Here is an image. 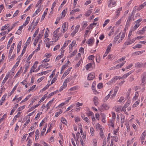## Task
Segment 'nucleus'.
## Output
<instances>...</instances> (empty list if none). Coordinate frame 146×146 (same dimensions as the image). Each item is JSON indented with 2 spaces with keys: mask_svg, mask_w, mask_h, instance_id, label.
<instances>
[{
  "mask_svg": "<svg viewBox=\"0 0 146 146\" xmlns=\"http://www.w3.org/2000/svg\"><path fill=\"white\" fill-rule=\"evenodd\" d=\"M9 26L10 25L9 24H6L4 26L2 27L1 30L4 31L7 28H8L9 27Z\"/></svg>",
  "mask_w": 146,
  "mask_h": 146,
  "instance_id": "412c9836",
  "label": "nucleus"
},
{
  "mask_svg": "<svg viewBox=\"0 0 146 146\" xmlns=\"http://www.w3.org/2000/svg\"><path fill=\"white\" fill-rule=\"evenodd\" d=\"M111 46V44H110L108 46L106 51V52H107V53H108L110 51Z\"/></svg>",
  "mask_w": 146,
  "mask_h": 146,
  "instance_id": "393cba45",
  "label": "nucleus"
},
{
  "mask_svg": "<svg viewBox=\"0 0 146 146\" xmlns=\"http://www.w3.org/2000/svg\"><path fill=\"white\" fill-rule=\"evenodd\" d=\"M142 46L140 44H137L136 45H135V46H134L133 47V48H141V47Z\"/></svg>",
  "mask_w": 146,
  "mask_h": 146,
  "instance_id": "bf43d9fd",
  "label": "nucleus"
},
{
  "mask_svg": "<svg viewBox=\"0 0 146 146\" xmlns=\"http://www.w3.org/2000/svg\"><path fill=\"white\" fill-rule=\"evenodd\" d=\"M21 44H22V41H20L19 42L18 44V45L17 46V53H18L20 51Z\"/></svg>",
  "mask_w": 146,
  "mask_h": 146,
  "instance_id": "9b49d317",
  "label": "nucleus"
},
{
  "mask_svg": "<svg viewBox=\"0 0 146 146\" xmlns=\"http://www.w3.org/2000/svg\"><path fill=\"white\" fill-rule=\"evenodd\" d=\"M15 24H13L12 26H11V28H9L8 29V33H9L10 31H11L15 27Z\"/></svg>",
  "mask_w": 146,
  "mask_h": 146,
  "instance_id": "5fc2aeb1",
  "label": "nucleus"
},
{
  "mask_svg": "<svg viewBox=\"0 0 146 146\" xmlns=\"http://www.w3.org/2000/svg\"><path fill=\"white\" fill-rule=\"evenodd\" d=\"M122 10V8H120L118 9V10H117L116 13V14L115 16V18H117V17L119 15V13H120V11Z\"/></svg>",
  "mask_w": 146,
  "mask_h": 146,
  "instance_id": "4468645a",
  "label": "nucleus"
},
{
  "mask_svg": "<svg viewBox=\"0 0 146 146\" xmlns=\"http://www.w3.org/2000/svg\"><path fill=\"white\" fill-rule=\"evenodd\" d=\"M131 23L130 22L127 21L126 24L125 26V28H127L130 26Z\"/></svg>",
  "mask_w": 146,
  "mask_h": 146,
  "instance_id": "6e6d98bb",
  "label": "nucleus"
},
{
  "mask_svg": "<svg viewBox=\"0 0 146 146\" xmlns=\"http://www.w3.org/2000/svg\"><path fill=\"white\" fill-rule=\"evenodd\" d=\"M67 86L66 85L63 84V85L61 86L59 89V91L60 92L62 91L63 89L65 88Z\"/></svg>",
  "mask_w": 146,
  "mask_h": 146,
  "instance_id": "a19ab883",
  "label": "nucleus"
},
{
  "mask_svg": "<svg viewBox=\"0 0 146 146\" xmlns=\"http://www.w3.org/2000/svg\"><path fill=\"white\" fill-rule=\"evenodd\" d=\"M90 132L91 135L93 136L94 135V129L92 127H91L90 128Z\"/></svg>",
  "mask_w": 146,
  "mask_h": 146,
  "instance_id": "4d7b16f0",
  "label": "nucleus"
},
{
  "mask_svg": "<svg viewBox=\"0 0 146 146\" xmlns=\"http://www.w3.org/2000/svg\"><path fill=\"white\" fill-rule=\"evenodd\" d=\"M108 2L109 3L108 5L109 7H112L115 4V2L113 0H109Z\"/></svg>",
  "mask_w": 146,
  "mask_h": 146,
  "instance_id": "423d86ee",
  "label": "nucleus"
},
{
  "mask_svg": "<svg viewBox=\"0 0 146 146\" xmlns=\"http://www.w3.org/2000/svg\"><path fill=\"white\" fill-rule=\"evenodd\" d=\"M31 96V94L28 95L25 99L22 101L21 102H24L27 101L30 98Z\"/></svg>",
  "mask_w": 146,
  "mask_h": 146,
  "instance_id": "7c9ffc66",
  "label": "nucleus"
},
{
  "mask_svg": "<svg viewBox=\"0 0 146 146\" xmlns=\"http://www.w3.org/2000/svg\"><path fill=\"white\" fill-rule=\"evenodd\" d=\"M130 103V102L129 101H128L124 105V106L125 108H126L128 107Z\"/></svg>",
  "mask_w": 146,
  "mask_h": 146,
  "instance_id": "de8ad7c7",
  "label": "nucleus"
},
{
  "mask_svg": "<svg viewBox=\"0 0 146 146\" xmlns=\"http://www.w3.org/2000/svg\"><path fill=\"white\" fill-rule=\"evenodd\" d=\"M95 77V74L94 73L92 72L89 74L88 76L87 79L88 80H92Z\"/></svg>",
  "mask_w": 146,
  "mask_h": 146,
  "instance_id": "39448f33",
  "label": "nucleus"
},
{
  "mask_svg": "<svg viewBox=\"0 0 146 146\" xmlns=\"http://www.w3.org/2000/svg\"><path fill=\"white\" fill-rule=\"evenodd\" d=\"M121 34V33H120L119 35H117L116 36L114 39V42L115 43H116L117 42V41L118 40L120 36V34Z\"/></svg>",
  "mask_w": 146,
  "mask_h": 146,
  "instance_id": "a878e982",
  "label": "nucleus"
},
{
  "mask_svg": "<svg viewBox=\"0 0 146 146\" xmlns=\"http://www.w3.org/2000/svg\"><path fill=\"white\" fill-rule=\"evenodd\" d=\"M62 28H63L62 32L64 33L66 32L68 29V25L66 26V23H64L62 26Z\"/></svg>",
  "mask_w": 146,
  "mask_h": 146,
  "instance_id": "6e6552de",
  "label": "nucleus"
},
{
  "mask_svg": "<svg viewBox=\"0 0 146 146\" xmlns=\"http://www.w3.org/2000/svg\"><path fill=\"white\" fill-rule=\"evenodd\" d=\"M67 12V9L66 10H64L63 11L62 13V15L61 16V18H63L65 17L66 14V13Z\"/></svg>",
  "mask_w": 146,
  "mask_h": 146,
  "instance_id": "2f4dec72",
  "label": "nucleus"
},
{
  "mask_svg": "<svg viewBox=\"0 0 146 146\" xmlns=\"http://www.w3.org/2000/svg\"><path fill=\"white\" fill-rule=\"evenodd\" d=\"M93 101L94 103L95 106H97L98 104V98L96 96H94L93 98Z\"/></svg>",
  "mask_w": 146,
  "mask_h": 146,
  "instance_id": "ddd939ff",
  "label": "nucleus"
},
{
  "mask_svg": "<svg viewBox=\"0 0 146 146\" xmlns=\"http://www.w3.org/2000/svg\"><path fill=\"white\" fill-rule=\"evenodd\" d=\"M87 114L88 116H92L94 115L93 113L90 111H89L87 113Z\"/></svg>",
  "mask_w": 146,
  "mask_h": 146,
  "instance_id": "864d4df0",
  "label": "nucleus"
},
{
  "mask_svg": "<svg viewBox=\"0 0 146 146\" xmlns=\"http://www.w3.org/2000/svg\"><path fill=\"white\" fill-rule=\"evenodd\" d=\"M47 124H46L44 126V127L43 128L42 130L41 131V135L42 136H43V135H44V133L46 131V128L47 127Z\"/></svg>",
  "mask_w": 146,
  "mask_h": 146,
  "instance_id": "5701e85b",
  "label": "nucleus"
},
{
  "mask_svg": "<svg viewBox=\"0 0 146 146\" xmlns=\"http://www.w3.org/2000/svg\"><path fill=\"white\" fill-rule=\"evenodd\" d=\"M40 8H38V9L33 14V16H35L37 14H38V12L40 11Z\"/></svg>",
  "mask_w": 146,
  "mask_h": 146,
  "instance_id": "a18cd8bd",
  "label": "nucleus"
},
{
  "mask_svg": "<svg viewBox=\"0 0 146 146\" xmlns=\"http://www.w3.org/2000/svg\"><path fill=\"white\" fill-rule=\"evenodd\" d=\"M34 23V22H33L29 26V30H31V29H32V30H31V31H33L35 29V26H34V25L33 26L32 25Z\"/></svg>",
  "mask_w": 146,
  "mask_h": 146,
  "instance_id": "72a5a7b5",
  "label": "nucleus"
},
{
  "mask_svg": "<svg viewBox=\"0 0 146 146\" xmlns=\"http://www.w3.org/2000/svg\"><path fill=\"white\" fill-rule=\"evenodd\" d=\"M78 89V86H75L71 88L68 90V91L70 92L72 91H74Z\"/></svg>",
  "mask_w": 146,
  "mask_h": 146,
  "instance_id": "f704fd0d",
  "label": "nucleus"
},
{
  "mask_svg": "<svg viewBox=\"0 0 146 146\" xmlns=\"http://www.w3.org/2000/svg\"><path fill=\"white\" fill-rule=\"evenodd\" d=\"M142 82L143 84H145L146 82V72L143 73L141 76Z\"/></svg>",
  "mask_w": 146,
  "mask_h": 146,
  "instance_id": "20e7f679",
  "label": "nucleus"
},
{
  "mask_svg": "<svg viewBox=\"0 0 146 146\" xmlns=\"http://www.w3.org/2000/svg\"><path fill=\"white\" fill-rule=\"evenodd\" d=\"M139 96V94L137 92H135V96L133 98V101H135L137 99Z\"/></svg>",
  "mask_w": 146,
  "mask_h": 146,
  "instance_id": "6ab92c4d",
  "label": "nucleus"
},
{
  "mask_svg": "<svg viewBox=\"0 0 146 146\" xmlns=\"http://www.w3.org/2000/svg\"><path fill=\"white\" fill-rule=\"evenodd\" d=\"M140 25V24H138L136 23V24L135 25L134 27L132 28V31H134L136 29H137V28Z\"/></svg>",
  "mask_w": 146,
  "mask_h": 146,
  "instance_id": "c756f323",
  "label": "nucleus"
},
{
  "mask_svg": "<svg viewBox=\"0 0 146 146\" xmlns=\"http://www.w3.org/2000/svg\"><path fill=\"white\" fill-rule=\"evenodd\" d=\"M118 89V88L117 87H116L115 88L114 91V93L113 94H112L111 97L112 98H113L116 95L117 92V90Z\"/></svg>",
  "mask_w": 146,
  "mask_h": 146,
  "instance_id": "b1692460",
  "label": "nucleus"
},
{
  "mask_svg": "<svg viewBox=\"0 0 146 146\" xmlns=\"http://www.w3.org/2000/svg\"><path fill=\"white\" fill-rule=\"evenodd\" d=\"M30 19V18L28 17L26 19V21L25 23H23V25L24 26H26L29 22Z\"/></svg>",
  "mask_w": 146,
  "mask_h": 146,
  "instance_id": "4be33fe9",
  "label": "nucleus"
},
{
  "mask_svg": "<svg viewBox=\"0 0 146 146\" xmlns=\"http://www.w3.org/2000/svg\"><path fill=\"white\" fill-rule=\"evenodd\" d=\"M16 118H20V119L19 120V121L20 122L22 120V115H19L17 114L15 116Z\"/></svg>",
  "mask_w": 146,
  "mask_h": 146,
  "instance_id": "8fccbe9b",
  "label": "nucleus"
},
{
  "mask_svg": "<svg viewBox=\"0 0 146 146\" xmlns=\"http://www.w3.org/2000/svg\"><path fill=\"white\" fill-rule=\"evenodd\" d=\"M140 101V100H138L136 101L133 104V108H135L137 107L139 104Z\"/></svg>",
  "mask_w": 146,
  "mask_h": 146,
  "instance_id": "c85d7f7f",
  "label": "nucleus"
},
{
  "mask_svg": "<svg viewBox=\"0 0 146 146\" xmlns=\"http://www.w3.org/2000/svg\"><path fill=\"white\" fill-rule=\"evenodd\" d=\"M61 121L62 123L66 125L67 124L65 118L63 117L61 118Z\"/></svg>",
  "mask_w": 146,
  "mask_h": 146,
  "instance_id": "e433bc0d",
  "label": "nucleus"
},
{
  "mask_svg": "<svg viewBox=\"0 0 146 146\" xmlns=\"http://www.w3.org/2000/svg\"><path fill=\"white\" fill-rule=\"evenodd\" d=\"M38 63V62L35 61L34 65L31 68V70L30 71V73H31L33 72H35V69L37 67V65L36 64Z\"/></svg>",
  "mask_w": 146,
  "mask_h": 146,
  "instance_id": "7ed1b4c3",
  "label": "nucleus"
},
{
  "mask_svg": "<svg viewBox=\"0 0 146 146\" xmlns=\"http://www.w3.org/2000/svg\"><path fill=\"white\" fill-rule=\"evenodd\" d=\"M92 66V64L91 63H90L86 65V70H88L89 68L91 67Z\"/></svg>",
  "mask_w": 146,
  "mask_h": 146,
  "instance_id": "37998d69",
  "label": "nucleus"
},
{
  "mask_svg": "<svg viewBox=\"0 0 146 146\" xmlns=\"http://www.w3.org/2000/svg\"><path fill=\"white\" fill-rule=\"evenodd\" d=\"M99 130L100 136L101 137H102L104 136V133L103 129L102 128H100Z\"/></svg>",
  "mask_w": 146,
  "mask_h": 146,
  "instance_id": "473e14b6",
  "label": "nucleus"
},
{
  "mask_svg": "<svg viewBox=\"0 0 146 146\" xmlns=\"http://www.w3.org/2000/svg\"><path fill=\"white\" fill-rule=\"evenodd\" d=\"M75 45H77V44H76V41L75 40H73L69 46V52H72L73 47L75 46Z\"/></svg>",
  "mask_w": 146,
  "mask_h": 146,
  "instance_id": "f03ea898",
  "label": "nucleus"
},
{
  "mask_svg": "<svg viewBox=\"0 0 146 146\" xmlns=\"http://www.w3.org/2000/svg\"><path fill=\"white\" fill-rule=\"evenodd\" d=\"M62 111L60 110L58 112H56L55 113V116L56 117H58L59 115L62 113Z\"/></svg>",
  "mask_w": 146,
  "mask_h": 146,
  "instance_id": "09e8293b",
  "label": "nucleus"
},
{
  "mask_svg": "<svg viewBox=\"0 0 146 146\" xmlns=\"http://www.w3.org/2000/svg\"><path fill=\"white\" fill-rule=\"evenodd\" d=\"M145 137H146V131H145L142 134L140 139L144 140Z\"/></svg>",
  "mask_w": 146,
  "mask_h": 146,
  "instance_id": "2eb2a0df",
  "label": "nucleus"
},
{
  "mask_svg": "<svg viewBox=\"0 0 146 146\" xmlns=\"http://www.w3.org/2000/svg\"><path fill=\"white\" fill-rule=\"evenodd\" d=\"M9 74L8 73V74H7L5 77V78L4 79V80H3L2 82V84L3 85H4L5 83L6 82L7 80L9 78Z\"/></svg>",
  "mask_w": 146,
  "mask_h": 146,
  "instance_id": "aec40b11",
  "label": "nucleus"
},
{
  "mask_svg": "<svg viewBox=\"0 0 146 146\" xmlns=\"http://www.w3.org/2000/svg\"><path fill=\"white\" fill-rule=\"evenodd\" d=\"M131 40L130 39V38H127V41L126 42H125L124 44V45H129L130 44H132V43H131Z\"/></svg>",
  "mask_w": 146,
  "mask_h": 146,
  "instance_id": "dca6fc26",
  "label": "nucleus"
},
{
  "mask_svg": "<svg viewBox=\"0 0 146 146\" xmlns=\"http://www.w3.org/2000/svg\"><path fill=\"white\" fill-rule=\"evenodd\" d=\"M32 142V140L30 139H29L28 142V144L27 145V146H30L31 145Z\"/></svg>",
  "mask_w": 146,
  "mask_h": 146,
  "instance_id": "774afa93",
  "label": "nucleus"
},
{
  "mask_svg": "<svg viewBox=\"0 0 146 146\" xmlns=\"http://www.w3.org/2000/svg\"><path fill=\"white\" fill-rule=\"evenodd\" d=\"M6 96V95H4L3 96L1 100L0 101V105H2L3 103L4 102L5 99V98Z\"/></svg>",
  "mask_w": 146,
  "mask_h": 146,
  "instance_id": "bb28decb",
  "label": "nucleus"
},
{
  "mask_svg": "<svg viewBox=\"0 0 146 146\" xmlns=\"http://www.w3.org/2000/svg\"><path fill=\"white\" fill-rule=\"evenodd\" d=\"M72 68H69L67 70H66L64 73L63 76L62 77V78H64V77L66 76L70 73V70Z\"/></svg>",
  "mask_w": 146,
  "mask_h": 146,
  "instance_id": "0eeeda50",
  "label": "nucleus"
},
{
  "mask_svg": "<svg viewBox=\"0 0 146 146\" xmlns=\"http://www.w3.org/2000/svg\"><path fill=\"white\" fill-rule=\"evenodd\" d=\"M17 85H15L14 87L13 88V90L10 93V94H12L14 92V91L16 90L17 88Z\"/></svg>",
  "mask_w": 146,
  "mask_h": 146,
  "instance_id": "13d9d810",
  "label": "nucleus"
},
{
  "mask_svg": "<svg viewBox=\"0 0 146 146\" xmlns=\"http://www.w3.org/2000/svg\"><path fill=\"white\" fill-rule=\"evenodd\" d=\"M126 62V61H124L122 62L120 64H118L116 65V66L117 67V68H121L122 66H123L125 63Z\"/></svg>",
  "mask_w": 146,
  "mask_h": 146,
  "instance_id": "cd10ccee",
  "label": "nucleus"
},
{
  "mask_svg": "<svg viewBox=\"0 0 146 146\" xmlns=\"http://www.w3.org/2000/svg\"><path fill=\"white\" fill-rule=\"evenodd\" d=\"M92 10H89L87 11L85 15L86 16H88L92 13Z\"/></svg>",
  "mask_w": 146,
  "mask_h": 146,
  "instance_id": "c9c22d12",
  "label": "nucleus"
},
{
  "mask_svg": "<svg viewBox=\"0 0 146 146\" xmlns=\"http://www.w3.org/2000/svg\"><path fill=\"white\" fill-rule=\"evenodd\" d=\"M102 107L105 110H108L109 108V106L106 104H103L102 105Z\"/></svg>",
  "mask_w": 146,
  "mask_h": 146,
  "instance_id": "3c124183",
  "label": "nucleus"
},
{
  "mask_svg": "<svg viewBox=\"0 0 146 146\" xmlns=\"http://www.w3.org/2000/svg\"><path fill=\"white\" fill-rule=\"evenodd\" d=\"M86 43L88 44H90L91 45L93 43V39L91 38L88 40L86 42Z\"/></svg>",
  "mask_w": 146,
  "mask_h": 146,
  "instance_id": "f3484780",
  "label": "nucleus"
},
{
  "mask_svg": "<svg viewBox=\"0 0 146 146\" xmlns=\"http://www.w3.org/2000/svg\"><path fill=\"white\" fill-rule=\"evenodd\" d=\"M82 61V60H80L78 63L75 65V67L76 68L78 67L80 65Z\"/></svg>",
  "mask_w": 146,
  "mask_h": 146,
  "instance_id": "69168bd1",
  "label": "nucleus"
},
{
  "mask_svg": "<svg viewBox=\"0 0 146 146\" xmlns=\"http://www.w3.org/2000/svg\"><path fill=\"white\" fill-rule=\"evenodd\" d=\"M60 36H53V39L54 40L55 42H56L58 40V38Z\"/></svg>",
  "mask_w": 146,
  "mask_h": 146,
  "instance_id": "4c0bfd02",
  "label": "nucleus"
},
{
  "mask_svg": "<svg viewBox=\"0 0 146 146\" xmlns=\"http://www.w3.org/2000/svg\"><path fill=\"white\" fill-rule=\"evenodd\" d=\"M121 108V106H116L115 107V110L117 112H119Z\"/></svg>",
  "mask_w": 146,
  "mask_h": 146,
  "instance_id": "ea45409f",
  "label": "nucleus"
},
{
  "mask_svg": "<svg viewBox=\"0 0 146 146\" xmlns=\"http://www.w3.org/2000/svg\"><path fill=\"white\" fill-rule=\"evenodd\" d=\"M132 72L131 71L129 72L128 73L125 74L124 75H123L122 77L121 78H122L123 79H125L127 77H128L129 75H130L131 73Z\"/></svg>",
  "mask_w": 146,
  "mask_h": 146,
  "instance_id": "1a4fd4ad",
  "label": "nucleus"
},
{
  "mask_svg": "<svg viewBox=\"0 0 146 146\" xmlns=\"http://www.w3.org/2000/svg\"><path fill=\"white\" fill-rule=\"evenodd\" d=\"M70 41V40H67L66 41L64 44L63 46H62V48H65L67 46V45H68V43H69V42Z\"/></svg>",
  "mask_w": 146,
  "mask_h": 146,
  "instance_id": "c03bdc74",
  "label": "nucleus"
},
{
  "mask_svg": "<svg viewBox=\"0 0 146 146\" xmlns=\"http://www.w3.org/2000/svg\"><path fill=\"white\" fill-rule=\"evenodd\" d=\"M109 22L110 20L109 19H107L106 20L103 25V27H105Z\"/></svg>",
  "mask_w": 146,
  "mask_h": 146,
  "instance_id": "603ef678",
  "label": "nucleus"
},
{
  "mask_svg": "<svg viewBox=\"0 0 146 146\" xmlns=\"http://www.w3.org/2000/svg\"><path fill=\"white\" fill-rule=\"evenodd\" d=\"M36 86V85H34L33 86L31 87L28 90V91L29 92H30L31 91L33 90Z\"/></svg>",
  "mask_w": 146,
  "mask_h": 146,
  "instance_id": "338daca9",
  "label": "nucleus"
},
{
  "mask_svg": "<svg viewBox=\"0 0 146 146\" xmlns=\"http://www.w3.org/2000/svg\"><path fill=\"white\" fill-rule=\"evenodd\" d=\"M18 106H19V105H18V104H17L15 105L13 107V109H12V110H11V112L10 113V115H12L13 113L15 111V110L17 108V107Z\"/></svg>",
  "mask_w": 146,
  "mask_h": 146,
  "instance_id": "f8f14e48",
  "label": "nucleus"
},
{
  "mask_svg": "<svg viewBox=\"0 0 146 146\" xmlns=\"http://www.w3.org/2000/svg\"><path fill=\"white\" fill-rule=\"evenodd\" d=\"M19 61H17V62L14 65L13 67V69H15L16 67H17L19 64Z\"/></svg>",
  "mask_w": 146,
  "mask_h": 146,
  "instance_id": "680f3d73",
  "label": "nucleus"
},
{
  "mask_svg": "<svg viewBox=\"0 0 146 146\" xmlns=\"http://www.w3.org/2000/svg\"><path fill=\"white\" fill-rule=\"evenodd\" d=\"M125 119V117L123 116H122L121 117V125H123V124L124 122Z\"/></svg>",
  "mask_w": 146,
  "mask_h": 146,
  "instance_id": "79ce46f5",
  "label": "nucleus"
},
{
  "mask_svg": "<svg viewBox=\"0 0 146 146\" xmlns=\"http://www.w3.org/2000/svg\"><path fill=\"white\" fill-rule=\"evenodd\" d=\"M124 37L125 35L124 34H122L121 36L120 39L118 40V43H119L120 42H121Z\"/></svg>",
  "mask_w": 146,
  "mask_h": 146,
  "instance_id": "49530a36",
  "label": "nucleus"
},
{
  "mask_svg": "<svg viewBox=\"0 0 146 146\" xmlns=\"http://www.w3.org/2000/svg\"><path fill=\"white\" fill-rule=\"evenodd\" d=\"M135 12L134 10L132 11V12L130 14H129V16L127 17V21L131 22L132 21L134 20V13Z\"/></svg>",
  "mask_w": 146,
  "mask_h": 146,
  "instance_id": "f257e3e1",
  "label": "nucleus"
},
{
  "mask_svg": "<svg viewBox=\"0 0 146 146\" xmlns=\"http://www.w3.org/2000/svg\"><path fill=\"white\" fill-rule=\"evenodd\" d=\"M60 45L58 44L55 46L53 49L54 51L60 48Z\"/></svg>",
  "mask_w": 146,
  "mask_h": 146,
  "instance_id": "052dcab7",
  "label": "nucleus"
},
{
  "mask_svg": "<svg viewBox=\"0 0 146 146\" xmlns=\"http://www.w3.org/2000/svg\"><path fill=\"white\" fill-rule=\"evenodd\" d=\"M27 63H26L25 66V69L24 71V73H25V72L27 71L28 70V68L29 66V63L30 62H28L27 61Z\"/></svg>",
  "mask_w": 146,
  "mask_h": 146,
  "instance_id": "9d476101",
  "label": "nucleus"
},
{
  "mask_svg": "<svg viewBox=\"0 0 146 146\" xmlns=\"http://www.w3.org/2000/svg\"><path fill=\"white\" fill-rule=\"evenodd\" d=\"M35 140H38V139L39 136V132L38 130L37 129L35 131Z\"/></svg>",
  "mask_w": 146,
  "mask_h": 146,
  "instance_id": "a211bd4d",
  "label": "nucleus"
},
{
  "mask_svg": "<svg viewBox=\"0 0 146 146\" xmlns=\"http://www.w3.org/2000/svg\"><path fill=\"white\" fill-rule=\"evenodd\" d=\"M80 11V10L78 8L74 10H73L71 11L70 12V14H72V13H75L76 12H79Z\"/></svg>",
  "mask_w": 146,
  "mask_h": 146,
  "instance_id": "58836bf2",
  "label": "nucleus"
},
{
  "mask_svg": "<svg viewBox=\"0 0 146 146\" xmlns=\"http://www.w3.org/2000/svg\"><path fill=\"white\" fill-rule=\"evenodd\" d=\"M39 30V29L38 28L36 31L34 33V34L33 35V36L34 37H36V35L38 33V32Z\"/></svg>",
  "mask_w": 146,
  "mask_h": 146,
  "instance_id": "0e129e2a",
  "label": "nucleus"
},
{
  "mask_svg": "<svg viewBox=\"0 0 146 146\" xmlns=\"http://www.w3.org/2000/svg\"><path fill=\"white\" fill-rule=\"evenodd\" d=\"M47 14V11H46V10H45L44 13L43 15H42L41 19H44L45 17V16Z\"/></svg>",
  "mask_w": 146,
  "mask_h": 146,
  "instance_id": "e2e57ef3",
  "label": "nucleus"
}]
</instances>
